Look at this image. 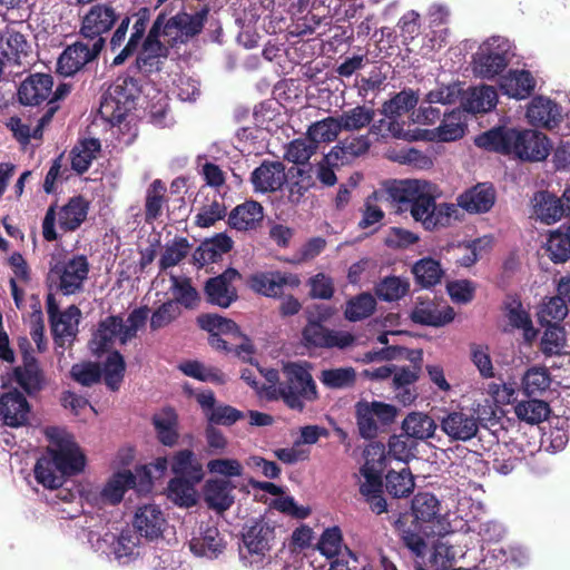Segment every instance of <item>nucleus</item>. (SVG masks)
I'll return each instance as SVG.
<instances>
[{
	"label": "nucleus",
	"instance_id": "f257e3e1",
	"mask_svg": "<svg viewBox=\"0 0 570 570\" xmlns=\"http://www.w3.org/2000/svg\"><path fill=\"white\" fill-rule=\"evenodd\" d=\"M50 445L37 460L33 472L39 484L47 489L60 488L66 478L81 473L86 456L71 435L61 434L57 428H48Z\"/></svg>",
	"mask_w": 570,
	"mask_h": 570
},
{
	"label": "nucleus",
	"instance_id": "f03ea898",
	"mask_svg": "<svg viewBox=\"0 0 570 570\" xmlns=\"http://www.w3.org/2000/svg\"><path fill=\"white\" fill-rule=\"evenodd\" d=\"M475 145L521 161H542L550 153L548 137L534 129L498 126L479 135Z\"/></svg>",
	"mask_w": 570,
	"mask_h": 570
},
{
	"label": "nucleus",
	"instance_id": "7ed1b4c3",
	"mask_svg": "<svg viewBox=\"0 0 570 570\" xmlns=\"http://www.w3.org/2000/svg\"><path fill=\"white\" fill-rule=\"evenodd\" d=\"M140 92V81L134 76L118 77L101 96L99 106L101 118L111 126L120 125L136 108Z\"/></svg>",
	"mask_w": 570,
	"mask_h": 570
},
{
	"label": "nucleus",
	"instance_id": "20e7f679",
	"mask_svg": "<svg viewBox=\"0 0 570 570\" xmlns=\"http://www.w3.org/2000/svg\"><path fill=\"white\" fill-rule=\"evenodd\" d=\"M284 379L278 383V393L292 410L302 412L305 402L317 400L316 384L308 368L299 363H287L283 367Z\"/></svg>",
	"mask_w": 570,
	"mask_h": 570
},
{
	"label": "nucleus",
	"instance_id": "39448f33",
	"mask_svg": "<svg viewBox=\"0 0 570 570\" xmlns=\"http://www.w3.org/2000/svg\"><path fill=\"white\" fill-rule=\"evenodd\" d=\"M432 188V185L421 188L407 206L414 220L421 222L426 230L449 227L452 220L459 219V208L454 204L436 205Z\"/></svg>",
	"mask_w": 570,
	"mask_h": 570
},
{
	"label": "nucleus",
	"instance_id": "423d86ee",
	"mask_svg": "<svg viewBox=\"0 0 570 570\" xmlns=\"http://www.w3.org/2000/svg\"><path fill=\"white\" fill-rule=\"evenodd\" d=\"M90 265L85 255H73L70 258L57 261L49 268L47 285L50 291L69 296L83 291Z\"/></svg>",
	"mask_w": 570,
	"mask_h": 570
},
{
	"label": "nucleus",
	"instance_id": "0eeeda50",
	"mask_svg": "<svg viewBox=\"0 0 570 570\" xmlns=\"http://www.w3.org/2000/svg\"><path fill=\"white\" fill-rule=\"evenodd\" d=\"M511 46L507 39L492 37L484 41L473 57V71L484 79L501 75L511 60Z\"/></svg>",
	"mask_w": 570,
	"mask_h": 570
},
{
	"label": "nucleus",
	"instance_id": "6e6552de",
	"mask_svg": "<svg viewBox=\"0 0 570 570\" xmlns=\"http://www.w3.org/2000/svg\"><path fill=\"white\" fill-rule=\"evenodd\" d=\"M275 539V528L264 519L254 521L243 533L244 549H240L242 559L250 567L259 568L272 548Z\"/></svg>",
	"mask_w": 570,
	"mask_h": 570
},
{
	"label": "nucleus",
	"instance_id": "1a4fd4ad",
	"mask_svg": "<svg viewBox=\"0 0 570 570\" xmlns=\"http://www.w3.org/2000/svg\"><path fill=\"white\" fill-rule=\"evenodd\" d=\"M413 523L423 532L425 537H443L449 531L448 523L440 514V501L429 492H420L412 500Z\"/></svg>",
	"mask_w": 570,
	"mask_h": 570
},
{
	"label": "nucleus",
	"instance_id": "9d476101",
	"mask_svg": "<svg viewBox=\"0 0 570 570\" xmlns=\"http://www.w3.org/2000/svg\"><path fill=\"white\" fill-rule=\"evenodd\" d=\"M481 424L479 411L471 407H458L446 411L440 420L441 431L451 441L466 442L476 436Z\"/></svg>",
	"mask_w": 570,
	"mask_h": 570
},
{
	"label": "nucleus",
	"instance_id": "9b49d317",
	"mask_svg": "<svg viewBox=\"0 0 570 570\" xmlns=\"http://www.w3.org/2000/svg\"><path fill=\"white\" fill-rule=\"evenodd\" d=\"M120 14L110 2L96 3L83 16L80 27V35L92 43L99 39L105 40L104 35L109 33Z\"/></svg>",
	"mask_w": 570,
	"mask_h": 570
},
{
	"label": "nucleus",
	"instance_id": "f8f14e48",
	"mask_svg": "<svg viewBox=\"0 0 570 570\" xmlns=\"http://www.w3.org/2000/svg\"><path fill=\"white\" fill-rule=\"evenodd\" d=\"M106 41L99 39L97 43L77 41L68 46L57 61V71L66 77L73 76L87 63L98 58L105 48Z\"/></svg>",
	"mask_w": 570,
	"mask_h": 570
},
{
	"label": "nucleus",
	"instance_id": "ddd939ff",
	"mask_svg": "<svg viewBox=\"0 0 570 570\" xmlns=\"http://www.w3.org/2000/svg\"><path fill=\"white\" fill-rule=\"evenodd\" d=\"M299 284L298 275L282 271L257 272L247 279L253 292L271 298H281L284 287L296 288Z\"/></svg>",
	"mask_w": 570,
	"mask_h": 570
},
{
	"label": "nucleus",
	"instance_id": "4468645a",
	"mask_svg": "<svg viewBox=\"0 0 570 570\" xmlns=\"http://www.w3.org/2000/svg\"><path fill=\"white\" fill-rule=\"evenodd\" d=\"M302 341L308 348L345 350L354 344L355 336L347 331L312 324L303 327Z\"/></svg>",
	"mask_w": 570,
	"mask_h": 570
},
{
	"label": "nucleus",
	"instance_id": "2eb2a0df",
	"mask_svg": "<svg viewBox=\"0 0 570 570\" xmlns=\"http://www.w3.org/2000/svg\"><path fill=\"white\" fill-rule=\"evenodd\" d=\"M240 277L237 269L228 267L222 274L208 278L204 286L206 302L222 308L229 307L238 299V292L233 282Z\"/></svg>",
	"mask_w": 570,
	"mask_h": 570
},
{
	"label": "nucleus",
	"instance_id": "dca6fc26",
	"mask_svg": "<svg viewBox=\"0 0 570 570\" xmlns=\"http://www.w3.org/2000/svg\"><path fill=\"white\" fill-rule=\"evenodd\" d=\"M226 548L218 528L210 522H202L198 532L189 541L190 551L197 557L216 559Z\"/></svg>",
	"mask_w": 570,
	"mask_h": 570
},
{
	"label": "nucleus",
	"instance_id": "f3484780",
	"mask_svg": "<svg viewBox=\"0 0 570 570\" xmlns=\"http://www.w3.org/2000/svg\"><path fill=\"white\" fill-rule=\"evenodd\" d=\"M434 299L417 297L413 309L410 313V320L420 325L441 327L454 320L455 313L451 306L439 308Z\"/></svg>",
	"mask_w": 570,
	"mask_h": 570
},
{
	"label": "nucleus",
	"instance_id": "a211bd4d",
	"mask_svg": "<svg viewBox=\"0 0 570 570\" xmlns=\"http://www.w3.org/2000/svg\"><path fill=\"white\" fill-rule=\"evenodd\" d=\"M53 78L48 73H32L28 76L18 88V98L21 105L40 106L49 100L52 94Z\"/></svg>",
	"mask_w": 570,
	"mask_h": 570
},
{
	"label": "nucleus",
	"instance_id": "6ab92c4d",
	"mask_svg": "<svg viewBox=\"0 0 570 570\" xmlns=\"http://www.w3.org/2000/svg\"><path fill=\"white\" fill-rule=\"evenodd\" d=\"M286 181L285 165L277 160H263L250 175V183L256 193H274Z\"/></svg>",
	"mask_w": 570,
	"mask_h": 570
},
{
	"label": "nucleus",
	"instance_id": "aec40b11",
	"mask_svg": "<svg viewBox=\"0 0 570 570\" xmlns=\"http://www.w3.org/2000/svg\"><path fill=\"white\" fill-rule=\"evenodd\" d=\"M30 405L24 395L14 389L0 396V416L10 428L23 426L28 423Z\"/></svg>",
	"mask_w": 570,
	"mask_h": 570
},
{
	"label": "nucleus",
	"instance_id": "412c9836",
	"mask_svg": "<svg viewBox=\"0 0 570 570\" xmlns=\"http://www.w3.org/2000/svg\"><path fill=\"white\" fill-rule=\"evenodd\" d=\"M264 215L262 204L248 199L230 210L227 224L232 229L238 232L256 230L262 225Z\"/></svg>",
	"mask_w": 570,
	"mask_h": 570
},
{
	"label": "nucleus",
	"instance_id": "4be33fe9",
	"mask_svg": "<svg viewBox=\"0 0 570 570\" xmlns=\"http://www.w3.org/2000/svg\"><path fill=\"white\" fill-rule=\"evenodd\" d=\"M16 382L29 395L38 393L45 383L43 372L38 360L28 350L22 352V365L13 371Z\"/></svg>",
	"mask_w": 570,
	"mask_h": 570
},
{
	"label": "nucleus",
	"instance_id": "5701e85b",
	"mask_svg": "<svg viewBox=\"0 0 570 570\" xmlns=\"http://www.w3.org/2000/svg\"><path fill=\"white\" fill-rule=\"evenodd\" d=\"M209 14L208 6H204L199 11L194 14L185 11H179L165 23V36H170L171 30L176 29L180 36L187 39L198 36L207 21Z\"/></svg>",
	"mask_w": 570,
	"mask_h": 570
},
{
	"label": "nucleus",
	"instance_id": "b1692460",
	"mask_svg": "<svg viewBox=\"0 0 570 570\" xmlns=\"http://www.w3.org/2000/svg\"><path fill=\"white\" fill-rule=\"evenodd\" d=\"M527 118L533 126L553 129L561 122L562 115L560 107L556 102L539 96L529 104Z\"/></svg>",
	"mask_w": 570,
	"mask_h": 570
},
{
	"label": "nucleus",
	"instance_id": "393cba45",
	"mask_svg": "<svg viewBox=\"0 0 570 570\" xmlns=\"http://www.w3.org/2000/svg\"><path fill=\"white\" fill-rule=\"evenodd\" d=\"M166 520L161 510L154 504L140 507L134 519L136 532L147 540H155L161 537Z\"/></svg>",
	"mask_w": 570,
	"mask_h": 570
},
{
	"label": "nucleus",
	"instance_id": "a878e982",
	"mask_svg": "<svg viewBox=\"0 0 570 570\" xmlns=\"http://www.w3.org/2000/svg\"><path fill=\"white\" fill-rule=\"evenodd\" d=\"M495 203V189L490 184H476L458 197L456 207L468 213H488Z\"/></svg>",
	"mask_w": 570,
	"mask_h": 570
},
{
	"label": "nucleus",
	"instance_id": "bb28decb",
	"mask_svg": "<svg viewBox=\"0 0 570 570\" xmlns=\"http://www.w3.org/2000/svg\"><path fill=\"white\" fill-rule=\"evenodd\" d=\"M234 488L227 479H209L203 488L204 501L209 509L223 513L234 503Z\"/></svg>",
	"mask_w": 570,
	"mask_h": 570
},
{
	"label": "nucleus",
	"instance_id": "cd10ccee",
	"mask_svg": "<svg viewBox=\"0 0 570 570\" xmlns=\"http://www.w3.org/2000/svg\"><path fill=\"white\" fill-rule=\"evenodd\" d=\"M535 79L529 70H510L500 79L503 95L518 100L529 98L535 89Z\"/></svg>",
	"mask_w": 570,
	"mask_h": 570
},
{
	"label": "nucleus",
	"instance_id": "c85d7f7f",
	"mask_svg": "<svg viewBox=\"0 0 570 570\" xmlns=\"http://www.w3.org/2000/svg\"><path fill=\"white\" fill-rule=\"evenodd\" d=\"M136 485V476L129 470L115 473L104 485L97 502L102 504L116 505L121 502L125 492Z\"/></svg>",
	"mask_w": 570,
	"mask_h": 570
},
{
	"label": "nucleus",
	"instance_id": "c756f323",
	"mask_svg": "<svg viewBox=\"0 0 570 570\" xmlns=\"http://www.w3.org/2000/svg\"><path fill=\"white\" fill-rule=\"evenodd\" d=\"M89 212V203L82 196L71 197L66 205L60 208L59 227L63 232H75L86 220Z\"/></svg>",
	"mask_w": 570,
	"mask_h": 570
},
{
	"label": "nucleus",
	"instance_id": "7c9ffc66",
	"mask_svg": "<svg viewBox=\"0 0 570 570\" xmlns=\"http://www.w3.org/2000/svg\"><path fill=\"white\" fill-rule=\"evenodd\" d=\"M153 424L161 444L173 446L178 442V415L173 407H164L159 413L154 414Z\"/></svg>",
	"mask_w": 570,
	"mask_h": 570
},
{
	"label": "nucleus",
	"instance_id": "2f4dec72",
	"mask_svg": "<svg viewBox=\"0 0 570 570\" xmlns=\"http://www.w3.org/2000/svg\"><path fill=\"white\" fill-rule=\"evenodd\" d=\"M169 49L164 45L160 48L148 47L147 42L141 43V50L135 62L129 67L131 73H144L146 76L160 70V58H167Z\"/></svg>",
	"mask_w": 570,
	"mask_h": 570
},
{
	"label": "nucleus",
	"instance_id": "473e14b6",
	"mask_svg": "<svg viewBox=\"0 0 570 570\" xmlns=\"http://www.w3.org/2000/svg\"><path fill=\"white\" fill-rule=\"evenodd\" d=\"M291 180L287 184V202L292 206H298L306 193L315 186L312 166L308 168H291Z\"/></svg>",
	"mask_w": 570,
	"mask_h": 570
},
{
	"label": "nucleus",
	"instance_id": "72a5a7b5",
	"mask_svg": "<svg viewBox=\"0 0 570 570\" xmlns=\"http://www.w3.org/2000/svg\"><path fill=\"white\" fill-rule=\"evenodd\" d=\"M170 469L179 478L193 479L194 481L204 479L203 465L189 449L180 450L171 456Z\"/></svg>",
	"mask_w": 570,
	"mask_h": 570
},
{
	"label": "nucleus",
	"instance_id": "f704fd0d",
	"mask_svg": "<svg viewBox=\"0 0 570 570\" xmlns=\"http://www.w3.org/2000/svg\"><path fill=\"white\" fill-rule=\"evenodd\" d=\"M436 428L435 421L423 412H411L402 422L403 432L416 442L433 438Z\"/></svg>",
	"mask_w": 570,
	"mask_h": 570
},
{
	"label": "nucleus",
	"instance_id": "c9c22d12",
	"mask_svg": "<svg viewBox=\"0 0 570 570\" xmlns=\"http://www.w3.org/2000/svg\"><path fill=\"white\" fill-rule=\"evenodd\" d=\"M148 22L149 10L147 8H141L137 13V19L132 26L129 39L120 52L114 58L111 63L112 66H120L125 63V61L137 51L140 43H142Z\"/></svg>",
	"mask_w": 570,
	"mask_h": 570
},
{
	"label": "nucleus",
	"instance_id": "e433bc0d",
	"mask_svg": "<svg viewBox=\"0 0 570 570\" xmlns=\"http://www.w3.org/2000/svg\"><path fill=\"white\" fill-rule=\"evenodd\" d=\"M412 274L416 285L422 288H431L441 283L444 269L439 261L432 257H423L414 263Z\"/></svg>",
	"mask_w": 570,
	"mask_h": 570
},
{
	"label": "nucleus",
	"instance_id": "4c0bfd02",
	"mask_svg": "<svg viewBox=\"0 0 570 570\" xmlns=\"http://www.w3.org/2000/svg\"><path fill=\"white\" fill-rule=\"evenodd\" d=\"M534 214L546 223L552 224L564 216V208L560 198L549 191H539L534 195Z\"/></svg>",
	"mask_w": 570,
	"mask_h": 570
},
{
	"label": "nucleus",
	"instance_id": "58836bf2",
	"mask_svg": "<svg viewBox=\"0 0 570 570\" xmlns=\"http://www.w3.org/2000/svg\"><path fill=\"white\" fill-rule=\"evenodd\" d=\"M431 187V184L425 180L407 179L393 181L387 188L389 197L399 204L400 210H407V206L413 200L415 195L421 188Z\"/></svg>",
	"mask_w": 570,
	"mask_h": 570
},
{
	"label": "nucleus",
	"instance_id": "ea45409f",
	"mask_svg": "<svg viewBox=\"0 0 570 570\" xmlns=\"http://www.w3.org/2000/svg\"><path fill=\"white\" fill-rule=\"evenodd\" d=\"M498 102L497 90L492 86L472 88L463 102L464 108L473 114L488 112Z\"/></svg>",
	"mask_w": 570,
	"mask_h": 570
},
{
	"label": "nucleus",
	"instance_id": "a19ab883",
	"mask_svg": "<svg viewBox=\"0 0 570 570\" xmlns=\"http://www.w3.org/2000/svg\"><path fill=\"white\" fill-rule=\"evenodd\" d=\"M410 292V282L400 276H385L376 283L374 293L379 299L387 303L397 302Z\"/></svg>",
	"mask_w": 570,
	"mask_h": 570
},
{
	"label": "nucleus",
	"instance_id": "79ce46f5",
	"mask_svg": "<svg viewBox=\"0 0 570 570\" xmlns=\"http://www.w3.org/2000/svg\"><path fill=\"white\" fill-rule=\"evenodd\" d=\"M199 482L193 479L175 476L168 483V498L180 507L190 508L196 504L195 487Z\"/></svg>",
	"mask_w": 570,
	"mask_h": 570
},
{
	"label": "nucleus",
	"instance_id": "37998d69",
	"mask_svg": "<svg viewBox=\"0 0 570 570\" xmlns=\"http://www.w3.org/2000/svg\"><path fill=\"white\" fill-rule=\"evenodd\" d=\"M166 186L160 179H155L146 191L145 200V222L151 224L157 220L163 213V207L167 203Z\"/></svg>",
	"mask_w": 570,
	"mask_h": 570
},
{
	"label": "nucleus",
	"instance_id": "c03bdc74",
	"mask_svg": "<svg viewBox=\"0 0 570 570\" xmlns=\"http://www.w3.org/2000/svg\"><path fill=\"white\" fill-rule=\"evenodd\" d=\"M551 410L547 402L534 396L527 401L519 402L514 413L520 421L529 424H539L549 417Z\"/></svg>",
	"mask_w": 570,
	"mask_h": 570
},
{
	"label": "nucleus",
	"instance_id": "a18cd8bd",
	"mask_svg": "<svg viewBox=\"0 0 570 570\" xmlns=\"http://www.w3.org/2000/svg\"><path fill=\"white\" fill-rule=\"evenodd\" d=\"M100 141L96 138L85 139L71 151V167L79 175L85 174L100 151Z\"/></svg>",
	"mask_w": 570,
	"mask_h": 570
},
{
	"label": "nucleus",
	"instance_id": "49530a36",
	"mask_svg": "<svg viewBox=\"0 0 570 570\" xmlns=\"http://www.w3.org/2000/svg\"><path fill=\"white\" fill-rule=\"evenodd\" d=\"M503 311L512 327L523 330L525 334L533 331L531 317L518 295H507Z\"/></svg>",
	"mask_w": 570,
	"mask_h": 570
},
{
	"label": "nucleus",
	"instance_id": "de8ad7c7",
	"mask_svg": "<svg viewBox=\"0 0 570 570\" xmlns=\"http://www.w3.org/2000/svg\"><path fill=\"white\" fill-rule=\"evenodd\" d=\"M376 308L374 296L367 292L353 296L346 302L344 317L350 322H358L370 317Z\"/></svg>",
	"mask_w": 570,
	"mask_h": 570
},
{
	"label": "nucleus",
	"instance_id": "09e8293b",
	"mask_svg": "<svg viewBox=\"0 0 570 570\" xmlns=\"http://www.w3.org/2000/svg\"><path fill=\"white\" fill-rule=\"evenodd\" d=\"M550 373L546 367L532 366L522 377V391L528 397L542 395L550 386Z\"/></svg>",
	"mask_w": 570,
	"mask_h": 570
},
{
	"label": "nucleus",
	"instance_id": "8fccbe9b",
	"mask_svg": "<svg viewBox=\"0 0 570 570\" xmlns=\"http://www.w3.org/2000/svg\"><path fill=\"white\" fill-rule=\"evenodd\" d=\"M80 315L81 312L79 307L70 305L66 311L55 317L53 323H50V325L56 344L63 345L65 338L76 335L71 321L72 318H77L76 323L78 324Z\"/></svg>",
	"mask_w": 570,
	"mask_h": 570
},
{
	"label": "nucleus",
	"instance_id": "3c124183",
	"mask_svg": "<svg viewBox=\"0 0 570 570\" xmlns=\"http://www.w3.org/2000/svg\"><path fill=\"white\" fill-rule=\"evenodd\" d=\"M375 111L364 105L344 110L338 120L343 131H355L367 127L374 119Z\"/></svg>",
	"mask_w": 570,
	"mask_h": 570
},
{
	"label": "nucleus",
	"instance_id": "603ef678",
	"mask_svg": "<svg viewBox=\"0 0 570 570\" xmlns=\"http://www.w3.org/2000/svg\"><path fill=\"white\" fill-rule=\"evenodd\" d=\"M385 488L393 498H406L414 489V479L409 468L391 470L385 475Z\"/></svg>",
	"mask_w": 570,
	"mask_h": 570
},
{
	"label": "nucleus",
	"instance_id": "864d4df0",
	"mask_svg": "<svg viewBox=\"0 0 570 570\" xmlns=\"http://www.w3.org/2000/svg\"><path fill=\"white\" fill-rule=\"evenodd\" d=\"M419 97L413 90L404 89L386 100L382 106L381 112L390 119L396 118L413 109Z\"/></svg>",
	"mask_w": 570,
	"mask_h": 570
},
{
	"label": "nucleus",
	"instance_id": "5fc2aeb1",
	"mask_svg": "<svg viewBox=\"0 0 570 570\" xmlns=\"http://www.w3.org/2000/svg\"><path fill=\"white\" fill-rule=\"evenodd\" d=\"M126 372V363L124 356L118 351H112L104 363L101 375H104L105 384L111 391H118L124 381Z\"/></svg>",
	"mask_w": 570,
	"mask_h": 570
},
{
	"label": "nucleus",
	"instance_id": "6e6d98bb",
	"mask_svg": "<svg viewBox=\"0 0 570 570\" xmlns=\"http://www.w3.org/2000/svg\"><path fill=\"white\" fill-rule=\"evenodd\" d=\"M28 43L18 31H7L0 37V56L9 62L20 63V56L27 55Z\"/></svg>",
	"mask_w": 570,
	"mask_h": 570
},
{
	"label": "nucleus",
	"instance_id": "4d7b16f0",
	"mask_svg": "<svg viewBox=\"0 0 570 570\" xmlns=\"http://www.w3.org/2000/svg\"><path fill=\"white\" fill-rule=\"evenodd\" d=\"M385 459L386 454L383 444H375L366 450L365 463L360 470L365 479L364 481L382 478V472L385 468Z\"/></svg>",
	"mask_w": 570,
	"mask_h": 570
},
{
	"label": "nucleus",
	"instance_id": "13d9d810",
	"mask_svg": "<svg viewBox=\"0 0 570 570\" xmlns=\"http://www.w3.org/2000/svg\"><path fill=\"white\" fill-rule=\"evenodd\" d=\"M546 250L548 257L554 264L566 263L570 259V236L563 233L560 227L551 232L546 244Z\"/></svg>",
	"mask_w": 570,
	"mask_h": 570
},
{
	"label": "nucleus",
	"instance_id": "bf43d9fd",
	"mask_svg": "<svg viewBox=\"0 0 570 570\" xmlns=\"http://www.w3.org/2000/svg\"><path fill=\"white\" fill-rule=\"evenodd\" d=\"M320 381L328 389H348L356 383V371L351 366L323 370Z\"/></svg>",
	"mask_w": 570,
	"mask_h": 570
},
{
	"label": "nucleus",
	"instance_id": "052dcab7",
	"mask_svg": "<svg viewBox=\"0 0 570 570\" xmlns=\"http://www.w3.org/2000/svg\"><path fill=\"white\" fill-rule=\"evenodd\" d=\"M317 149V145L306 134L305 137L296 138L287 145L284 157L293 164L305 165Z\"/></svg>",
	"mask_w": 570,
	"mask_h": 570
},
{
	"label": "nucleus",
	"instance_id": "680f3d73",
	"mask_svg": "<svg viewBox=\"0 0 570 570\" xmlns=\"http://www.w3.org/2000/svg\"><path fill=\"white\" fill-rule=\"evenodd\" d=\"M343 131L338 117H326L308 127L307 135L318 146L320 142L334 141Z\"/></svg>",
	"mask_w": 570,
	"mask_h": 570
},
{
	"label": "nucleus",
	"instance_id": "e2e57ef3",
	"mask_svg": "<svg viewBox=\"0 0 570 570\" xmlns=\"http://www.w3.org/2000/svg\"><path fill=\"white\" fill-rule=\"evenodd\" d=\"M444 119L435 129L434 138L439 141H454L463 137L464 126L460 122L461 111H443Z\"/></svg>",
	"mask_w": 570,
	"mask_h": 570
},
{
	"label": "nucleus",
	"instance_id": "0e129e2a",
	"mask_svg": "<svg viewBox=\"0 0 570 570\" xmlns=\"http://www.w3.org/2000/svg\"><path fill=\"white\" fill-rule=\"evenodd\" d=\"M387 445V455L390 458L407 463L415 456L414 452L416 451L417 442L404 432L390 436Z\"/></svg>",
	"mask_w": 570,
	"mask_h": 570
},
{
	"label": "nucleus",
	"instance_id": "69168bd1",
	"mask_svg": "<svg viewBox=\"0 0 570 570\" xmlns=\"http://www.w3.org/2000/svg\"><path fill=\"white\" fill-rule=\"evenodd\" d=\"M567 304L569 303L558 294L550 297L539 312L541 324L559 325L568 315Z\"/></svg>",
	"mask_w": 570,
	"mask_h": 570
},
{
	"label": "nucleus",
	"instance_id": "338daca9",
	"mask_svg": "<svg viewBox=\"0 0 570 570\" xmlns=\"http://www.w3.org/2000/svg\"><path fill=\"white\" fill-rule=\"evenodd\" d=\"M190 244L185 237H176L171 245L165 247L159 259V268L166 271L178 265L189 253Z\"/></svg>",
	"mask_w": 570,
	"mask_h": 570
},
{
	"label": "nucleus",
	"instance_id": "774afa93",
	"mask_svg": "<svg viewBox=\"0 0 570 570\" xmlns=\"http://www.w3.org/2000/svg\"><path fill=\"white\" fill-rule=\"evenodd\" d=\"M181 315L178 303L168 299L160 304L151 314L149 326L151 331H158L175 322Z\"/></svg>",
	"mask_w": 570,
	"mask_h": 570
}]
</instances>
